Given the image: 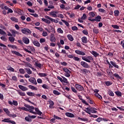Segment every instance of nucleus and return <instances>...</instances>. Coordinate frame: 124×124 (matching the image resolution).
Segmentation results:
<instances>
[{
	"label": "nucleus",
	"mask_w": 124,
	"mask_h": 124,
	"mask_svg": "<svg viewBox=\"0 0 124 124\" xmlns=\"http://www.w3.org/2000/svg\"><path fill=\"white\" fill-rule=\"evenodd\" d=\"M45 41H46V40L44 38H41L40 39V43H44V42H45Z\"/></svg>",
	"instance_id": "nucleus-64"
},
{
	"label": "nucleus",
	"mask_w": 124,
	"mask_h": 124,
	"mask_svg": "<svg viewBox=\"0 0 124 124\" xmlns=\"http://www.w3.org/2000/svg\"><path fill=\"white\" fill-rule=\"evenodd\" d=\"M24 107H22V110L23 111H26L27 112H30L34 115H39V116H41L42 115V112L39 110L38 108H35L33 106H31L29 105L25 104Z\"/></svg>",
	"instance_id": "nucleus-1"
},
{
	"label": "nucleus",
	"mask_w": 124,
	"mask_h": 124,
	"mask_svg": "<svg viewBox=\"0 0 124 124\" xmlns=\"http://www.w3.org/2000/svg\"><path fill=\"white\" fill-rule=\"evenodd\" d=\"M9 40L11 42V43H14V41H15V38L14 37L11 36L9 37Z\"/></svg>",
	"instance_id": "nucleus-30"
},
{
	"label": "nucleus",
	"mask_w": 124,
	"mask_h": 124,
	"mask_svg": "<svg viewBox=\"0 0 124 124\" xmlns=\"http://www.w3.org/2000/svg\"><path fill=\"white\" fill-rule=\"evenodd\" d=\"M61 21L64 23V24H65V25H66V26H67V27H69V23H68V22L63 19H61Z\"/></svg>",
	"instance_id": "nucleus-44"
},
{
	"label": "nucleus",
	"mask_w": 124,
	"mask_h": 124,
	"mask_svg": "<svg viewBox=\"0 0 124 124\" xmlns=\"http://www.w3.org/2000/svg\"><path fill=\"white\" fill-rule=\"evenodd\" d=\"M114 16H115L116 17H118L119 16V15L120 14V11L118 10H115L114 12Z\"/></svg>",
	"instance_id": "nucleus-34"
},
{
	"label": "nucleus",
	"mask_w": 124,
	"mask_h": 124,
	"mask_svg": "<svg viewBox=\"0 0 124 124\" xmlns=\"http://www.w3.org/2000/svg\"><path fill=\"white\" fill-rule=\"evenodd\" d=\"M19 71L21 74H25L26 73V71L25 70V69L22 68L19 69Z\"/></svg>",
	"instance_id": "nucleus-41"
},
{
	"label": "nucleus",
	"mask_w": 124,
	"mask_h": 124,
	"mask_svg": "<svg viewBox=\"0 0 124 124\" xmlns=\"http://www.w3.org/2000/svg\"><path fill=\"white\" fill-rule=\"evenodd\" d=\"M42 35L45 37L48 35V33L45 31H44L42 33Z\"/></svg>",
	"instance_id": "nucleus-57"
},
{
	"label": "nucleus",
	"mask_w": 124,
	"mask_h": 124,
	"mask_svg": "<svg viewBox=\"0 0 124 124\" xmlns=\"http://www.w3.org/2000/svg\"><path fill=\"white\" fill-rule=\"evenodd\" d=\"M0 34H2V35H7L6 34V32L5 31H3V30L0 29Z\"/></svg>",
	"instance_id": "nucleus-42"
},
{
	"label": "nucleus",
	"mask_w": 124,
	"mask_h": 124,
	"mask_svg": "<svg viewBox=\"0 0 124 124\" xmlns=\"http://www.w3.org/2000/svg\"><path fill=\"white\" fill-rule=\"evenodd\" d=\"M89 16H90L89 18H93L95 16V13L94 12H91L89 13Z\"/></svg>",
	"instance_id": "nucleus-23"
},
{
	"label": "nucleus",
	"mask_w": 124,
	"mask_h": 124,
	"mask_svg": "<svg viewBox=\"0 0 124 124\" xmlns=\"http://www.w3.org/2000/svg\"><path fill=\"white\" fill-rule=\"evenodd\" d=\"M24 51H25V52H27V53L31 54V52H34L35 51V49H34L33 46H29L27 48H24Z\"/></svg>",
	"instance_id": "nucleus-3"
},
{
	"label": "nucleus",
	"mask_w": 124,
	"mask_h": 124,
	"mask_svg": "<svg viewBox=\"0 0 124 124\" xmlns=\"http://www.w3.org/2000/svg\"><path fill=\"white\" fill-rule=\"evenodd\" d=\"M33 44L35 46H36L37 47H40V43L38 42L37 41H33Z\"/></svg>",
	"instance_id": "nucleus-29"
},
{
	"label": "nucleus",
	"mask_w": 124,
	"mask_h": 124,
	"mask_svg": "<svg viewBox=\"0 0 124 124\" xmlns=\"http://www.w3.org/2000/svg\"><path fill=\"white\" fill-rule=\"evenodd\" d=\"M2 122H4L5 123H10V119H4V120H2Z\"/></svg>",
	"instance_id": "nucleus-52"
},
{
	"label": "nucleus",
	"mask_w": 124,
	"mask_h": 124,
	"mask_svg": "<svg viewBox=\"0 0 124 124\" xmlns=\"http://www.w3.org/2000/svg\"><path fill=\"white\" fill-rule=\"evenodd\" d=\"M75 53H77V55H80V56H86V53L85 52L79 50H75Z\"/></svg>",
	"instance_id": "nucleus-12"
},
{
	"label": "nucleus",
	"mask_w": 124,
	"mask_h": 124,
	"mask_svg": "<svg viewBox=\"0 0 124 124\" xmlns=\"http://www.w3.org/2000/svg\"><path fill=\"white\" fill-rule=\"evenodd\" d=\"M10 31L11 32L12 36H14V37H16V34L19 35V31H17L15 30L11 29Z\"/></svg>",
	"instance_id": "nucleus-9"
},
{
	"label": "nucleus",
	"mask_w": 124,
	"mask_h": 124,
	"mask_svg": "<svg viewBox=\"0 0 124 124\" xmlns=\"http://www.w3.org/2000/svg\"><path fill=\"white\" fill-rule=\"evenodd\" d=\"M90 53L93 55V56H94V57H98V56H99V54L98 53H97V52L95 51H91Z\"/></svg>",
	"instance_id": "nucleus-22"
},
{
	"label": "nucleus",
	"mask_w": 124,
	"mask_h": 124,
	"mask_svg": "<svg viewBox=\"0 0 124 124\" xmlns=\"http://www.w3.org/2000/svg\"><path fill=\"white\" fill-rule=\"evenodd\" d=\"M101 19V16H96L95 19H91V17H89L88 20L89 21H92V22H100V19Z\"/></svg>",
	"instance_id": "nucleus-7"
},
{
	"label": "nucleus",
	"mask_w": 124,
	"mask_h": 124,
	"mask_svg": "<svg viewBox=\"0 0 124 124\" xmlns=\"http://www.w3.org/2000/svg\"><path fill=\"white\" fill-rule=\"evenodd\" d=\"M93 31L95 33H98V32H99V30H98V29L97 28H94L93 29Z\"/></svg>",
	"instance_id": "nucleus-55"
},
{
	"label": "nucleus",
	"mask_w": 124,
	"mask_h": 124,
	"mask_svg": "<svg viewBox=\"0 0 124 124\" xmlns=\"http://www.w3.org/2000/svg\"><path fill=\"white\" fill-rule=\"evenodd\" d=\"M96 110L97 109L94 108H90L91 113H92L93 114H95L96 113H97V111H96Z\"/></svg>",
	"instance_id": "nucleus-24"
},
{
	"label": "nucleus",
	"mask_w": 124,
	"mask_h": 124,
	"mask_svg": "<svg viewBox=\"0 0 124 124\" xmlns=\"http://www.w3.org/2000/svg\"><path fill=\"white\" fill-rule=\"evenodd\" d=\"M25 66H27V67H30V68H32V69H34L32 67V65H31V63H30L29 62L26 63Z\"/></svg>",
	"instance_id": "nucleus-38"
},
{
	"label": "nucleus",
	"mask_w": 124,
	"mask_h": 124,
	"mask_svg": "<svg viewBox=\"0 0 124 124\" xmlns=\"http://www.w3.org/2000/svg\"><path fill=\"white\" fill-rule=\"evenodd\" d=\"M78 120H80L81 121H83V122H88V118H82L80 117L78 118Z\"/></svg>",
	"instance_id": "nucleus-45"
},
{
	"label": "nucleus",
	"mask_w": 124,
	"mask_h": 124,
	"mask_svg": "<svg viewBox=\"0 0 124 124\" xmlns=\"http://www.w3.org/2000/svg\"><path fill=\"white\" fill-rule=\"evenodd\" d=\"M29 81L33 85H37V82H36V80L34 78H30L29 79Z\"/></svg>",
	"instance_id": "nucleus-10"
},
{
	"label": "nucleus",
	"mask_w": 124,
	"mask_h": 124,
	"mask_svg": "<svg viewBox=\"0 0 124 124\" xmlns=\"http://www.w3.org/2000/svg\"><path fill=\"white\" fill-rule=\"evenodd\" d=\"M11 52L12 54L16 55V56H18V57H23V55L21 54V53H19L18 51H14V50H11Z\"/></svg>",
	"instance_id": "nucleus-17"
},
{
	"label": "nucleus",
	"mask_w": 124,
	"mask_h": 124,
	"mask_svg": "<svg viewBox=\"0 0 124 124\" xmlns=\"http://www.w3.org/2000/svg\"><path fill=\"white\" fill-rule=\"evenodd\" d=\"M34 62H35V65H36L37 67H39V68H41V63L38 62V61H37V60H35Z\"/></svg>",
	"instance_id": "nucleus-19"
},
{
	"label": "nucleus",
	"mask_w": 124,
	"mask_h": 124,
	"mask_svg": "<svg viewBox=\"0 0 124 124\" xmlns=\"http://www.w3.org/2000/svg\"><path fill=\"white\" fill-rule=\"evenodd\" d=\"M73 60H74V61H76V62H79V61H80V58L77 57H74Z\"/></svg>",
	"instance_id": "nucleus-59"
},
{
	"label": "nucleus",
	"mask_w": 124,
	"mask_h": 124,
	"mask_svg": "<svg viewBox=\"0 0 124 124\" xmlns=\"http://www.w3.org/2000/svg\"><path fill=\"white\" fill-rule=\"evenodd\" d=\"M21 32L24 34H31V31L28 28H24L21 30Z\"/></svg>",
	"instance_id": "nucleus-5"
},
{
	"label": "nucleus",
	"mask_w": 124,
	"mask_h": 124,
	"mask_svg": "<svg viewBox=\"0 0 124 124\" xmlns=\"http://www.w3.org/2000/svg\"><path fill=\"white\" fill-rule=\"evenodd\" d=\"M82 71H83V73H82V74H87L89 72V71H88L87 69H83Z\"/></svg>",
	"instance_id": "nucleus-54"
},
{
	"label": "nucleus",
	"mask_w": 124,
	"mask_h": 124,
	"mask_svg": "<svg viewBox=\"0 0 124 124\" xmlns=\"http://www.w3.org/2000/svg\"><path fill=\"white\" fill-rule=\"evenodd\" d=\"M95 96L98 98H99V99H101L102 98V96H101V95L98 94V93H95Z\"/></svg>",
	"instance_id": "nucleus-46"
},
{
	"label": "nucleus",
	"mask_w": 124,
	"mask_h": 124,
	"mask_svg": "<svg viewBox=\"0 0 124 124\" xmlns=\"http://www.w3.org/2000/svg\"><path fill=\"white\" fill-rule=\"evenodd\" d=\"M79 99L81 100V101L84 104H85V105H89V103L86 101V100H84L83 98H82V96L78 95Z\"/></svg>",
	"instance_id": "nucleus-16"
},
{
	"label": "nucleus",
	"mask_w": 124,
	"mask_h": 124,
	"mask_svg": "<svg viewBox=\"0 0 124 124\" xmlns=\"http://www.w3.org/2000/svg\"><path fill=\"white\" fill-rule=\"evenodd\" d=\"M111 27L112 28H113V29H116L117 30L120 29V27L117 25H112Z\"/></svg>",
	"instance_id": "nucleus-49"
},
{
	"label": "nucleus",
	"mask_w": 124,
	"mask_h": 124,
	"mask_svg": "<svg viewBox=\"0 0 124 124\" xmlns=\"http://www.w3.org/2000/svg\"><path fill=\"white\" fill-rule=\"evenodd\" d=\"M48 103L50 105L49 108H50L51 109H53V108H54V107H53V106H54V102H53V101L50 100L48 101Z\"/></svg>",
	"instance_id": "nucleus-25"
},
{
	"label": "nucleus",
	"mask_w": 124,
	"mask_h": 124,
	"mask_svg": "<svg viewBox=\"0 0 124 124\" xmlns=\"http://www.w3.org/2000/svg\"><path fill=\"white\" fill-rule=\"evenodd\" d=\"M65 115H66L67 117H68L69 118H74L75 117L74 114L70 112H66Z\"/></svg>",
	"instance_id": "nucleus-20"
},
{
	"label": "nucleus",
	"mask_w": 124,
	"mask_h": 124,
	"mask_svg": "<svg viewBox=\"0 0 124 124\" xmlns=\"http://www.w3.org/2000/svg\"><path fill=\"white\" fill-rule=\"evenodd\" d=\"M38 75L40 77H46V76H47V74L39 73H38Z\"/></svg>",
	"instance_id": "nucleus-33"
},
{
	"label": "nucleus",
	"mask_w": 124,
	"mask_h": 124,
	"mask_svg": "<svg viewBox=\"0 0 124 124\" xmlns=\"http://www.w3.org/2000/svg\"><path fill=\"white\" fill-rule=\"evenodd\" d=\"M11 20H12V21H13V22H16V23H18V18L15 17H11Z\"/></svg>",
	"instance_id": "nucleus-39"
},
{
	"label": "nucleus",
	"mask_w": 124,
	"mask_h": 124,
	"mask_svg": "<svg viewBox=\"0 0 124 124\" xmlns=\"http://www.w3.org/2000/svg\"><path fill=\"white\" fill-rule=\"evenodd\" d=\"M80 64L81 66H82L84 68H89L90 67V65H89V64H88V63L84 61H81L80 62Z\"/></svg>",
	"instance_id": "nucleus-8"
},
{
	"label": "nucleus",
	"mask_w": 124,
	"mask_h": 124,
	"mask_svg": "<svg viewBox=\"0 0 124 124\" xmlns=\"http://www.w3.org/2000/svg\"><path fill=\"white\" fill-rule=\"evenodd\" d=\"M42 21L45 22V23H46V24H50L51 23V21H50V20L46 18H42Z\"/></svg>",
	"instance_id": "nucleus-37"
},
{
	"label": "nucleus",
	"mask_w": 124,
	"mask_h": 124,
	"mask_svg": "<svg viewBox=\"0 0 124 124\" xmlns=\"http://www.w3.org/2000/svg\"><path fill=\"white\" fill-rule=\"evenodd\" d=\"M81 41L83 43H88V39L87 38V37L83 36L81 38Z\"/></svg>",
	"instance_id": "nucleus-21"
},
{
	"label": "nucleus",
	"mask_w": 124,
	"mask_h": 124,
	"mask_svg": "<svg viewBox=\"0 0 124 124\" xmlns=\"http://www.w3.org/2000/svg\"><path fill=\"white\" fill-rule=\"evenodd\" d=\"M108 93L109 95H110V96H114V93H113L112 91H108Z\"/></svg>",
	"instance_id": "nucleus-58"
},
{
	"label": "nucleus",
	"mask_w": 124,
	"mask_h": 124,
	"mask_svg": "<svg viewBox=\"0 0 124 124\" xmlns=\"http://www.w3.org/2000/svg\"><path fill=\"white\" fill-rule=\"evenodd\" d=\"M50 40L51 42H56V37H55V34H54L53 33L50 34Z\"/></svg>",
	"instance_id": "nucleus-15"
},
{
	"label": "nucleus",
	"mask_w": 124,
	"mask_h": 124,
	"mask_svg": "<svg viewBox=\"0 0 124 124\" xmlns=\"http://www.w3.org/2000/svg\"><path fill=\"white\" fill-rule=\"evenodd\" d=\"M3 110L8 116H11V114H10V111H9L8 108H3Z\"/></svg>",
	"instance_id": "nucleus-27"
},
{
	"label": "nucleus",
	"mask_w": 124,
	"mask_h": 124,
	"mask_svg": "<svg viewBox=\"0 0 124 124\" xmlns=\"http://www.w3.org/2000/svg\"><path fill=\"white\" fill-rule=\"evenodd\" d=\"M63 71L65 72L64 76L66 77H70V73H71L70 70H69L68 69L66 68H63Z\"/></svg>",
	"instance_id": "nucleus-4"
},
{
	"label": "nucleus",
	"mask_w": 124,
	"mask_h": 124,
	"mask_svg": "<svg viewBox=\"0 0 124 124\" xmlns=\"http://www.w3.org/2000/svg\"><path fill=\"white\" fill-rule=\"evenodd\" d=\"M62 78L63 79L62 82L64 83V84H68V81H67V79L64 77H62Z\"/></svg>",
	"instance_id": "nucleus-36"
},
{
	"label": "nucleus",
	"mask_w": 124,
	"mask_h": 124,
	"mask_svg": "<svg viewBox=\"0 0 124 124\" xmlns=\"http://www.w3.org/2000/svg\"><path fill=\"white\" fill-rule=\"evenodd\" d=\"M67 38L70 40V41H73L74 40V38H73V36L70 34H68L67 36Z\"/></svg>",
	"instance_id": "nucleus-31"
},
{
	"label": "nucleus",
	"mask_w": 124,
	"mask_h": 124,
	"mask_svg": "<svg viewBox=\"0 0 124 124\" xmlns=\"http://www.w3.org/2000/svg\"><path fill=\"white\" fill-rule=\"evenodd\" d=\"M18 88L23 91V92H26V91H28V89L26 86H24L23 85H18Z\"/></svg>",
	"instance_id": "nucleus-14"
},
{
	"label": "nucleus",
	"mask_w": 124,
	"mask_h": 124,
	"mask_svg": "<svg viewBox=\"0 0 124 124\" xmlns=\"http://www.w3.org/2000/svg\"><path fill=\"white\" fill-rule=\"evenodd\" d=\"M28 87L29 89H31V90H33V91H38V88L37 87H35L32 85H29Z\"/></svg>",
	"instance_id": "nucleus-26"
},
{
	"label": "nucleus",
	"mask_w": 124,
	"mask_h": 124,
	"mask_svg": "<svg viewBox=\"0 0 124 124\" xmlns=\"http://www.w3.org/2000/svg\"><path fill=\"white\" fill-rule=\"evenodd\" d=\"M7 70H9L10 71H12L13 72H14V68H12L10 66H8L7 67Z\"/></svg>",
	"instance_id": "nucleus-53"
},
{
	"label": "nucleus",
	"mask_w": 124,
	"mask_h": 124,
	"mask_svg": "<svg viewBox=\"0 0 124 124\" xmlns=\"http://www.w3.org/2000/svg\"><path fill=\"white\" fill-rule=\"evenodd\" d=\"M82 59L87 62H91L93 61V58L92 56H83L82 57Z\"/></svg>",
	"instance_id": "nucleus-2"
},
{
	"label": "nucleus",
	"mask_w": 124,
	"mask_h": 124,
	"mask_svg": "<svg viewBox=\"0 0 124 124\" xmlns=\"http://www.w3.org/2000/svg\"><path fill=\"white\" fill-rule=\"evenodd\" d=\"M50 15L52 16V17H57V15H56L54 12H51Z\"/></svg>",
	"instance_id": "nucleus-61"
},
{
	"label": "nucleus",
	"mask_w": 124,
	"mask_h": 124,
	"mask_svg": "<svg viewBox=\"0 0 124 124\" xmlns=\"http://www.w3.org/2000/svg\"><path fill=\"white\" fill-rule=\"evenodd\" d=\"M85 112L89 115H92V114L91 113V108H86Z\"/></svg>",
	"instance_id": "nucleus-48"
},
{
	"label": "nucleus",
	"mask_w": 124,
	"mask_h": 124,
	"mask_svg": "<svg viewBox=\"0 0 124 124\" xmlns=\"http://www.w3.org/2000/svg\"><path fill=\"white\" fill-rule=\"evenodd\" d=\"M27 4L28 5V6H32V3L31 1H28L27 2Z\"/></svg>",
	"instance_id": "nucleus-63"
},
{
	"label": "nucleus",
	"mask_w": 124,
	"mask_h": 124,
	"mask_svg": "<svg viewBox=\"0 0 124 124\" xmlns=\"http://www.w3.org/2000/svg\"><path fill=\"white\" fill-rule=\"evenodd\" d=\"M99 12H101L102 13H106V10H104V9L100 8L98 9Z\"/></svg>",
	"instance_id": "nucleus-47"
},
{
	"label": "nucleus",
	"mask_w": 124,
	"mask_h": 124,
	"mask_svg": "<svg viewBox=\"0 0 124 124\" xmlns=\"http://www.w3.org/2000/svg\"><path fill=\"white\" fill-rule=\"evenodd\" d=\"M105 84H106V86L108 87L109 86H111L112 85V82L110 81H106L105 82Z\"/></svg>",
	"instance_id": "nucleus-51"
},
{
	"label": "nucleus",
	"mask_w": 124,
	"mask_h": 124,
	"mask_svg": "<svg viewBox=\"0 0 124 124\" xmlns=\"http://www.w3.org/2000/svg\"><path fill=\"white\" fill-rule=\"evenodd\" d=\"M45 17V18H46V19H48V20H50V21H51V22H54V23H59V21L58 20L54 19V18H52L48 16H46Z\"/></svg>",
	"instance_id": "nucleus-11"
},
{
	"label": "nucleus",
	"mask_w": 124,
	"mask_h": 124,
	"mask_svg": "<svg viewBox=\"0 0 124 124\" xmlns=\"http://www.w3.org/2000/svg\"><path fill=\"white\" fill-rule=\"evenodd\" d=\"M8 46L10 48H12L13 49H17V46L15 45H8Z\"/></svg>",
	"instance_id": "nucleus-43"
},
{
	"label": "nucleus",
	"mask_w": 124,
	"mask_h": 124,
	"mask_svg": "<svg viewBox=\"0 0 124 124\" xmlns=\"http://www.w3.org/2000/svg\"><path fill=\"white\" fill-rule=\"evenodd\" d=\"M110 63H111V64H112V66H114L116 68L119 69V65H117L115 62L110 61Z\"/></svg>",
	"instance_id": "nucleus-28"
},
{
	"label": "nucleus",
	"mask_w": 124,
	"mask_h": 124,
	"mask_svg": "<svg viewBox=\"0 0 124 124\" xmlns=\"http://www.w3.org/2000/svg\"><path fill=\"white\" fill-rule=\"evenodd\" d=\"M17 93L20 96H26V93L25 92H22L21 90H17Z\"/></svg>",
	"instance_id": "nucleus-18"
},
{
	"label": "nucleus",
	"mask_w": 124,
	"mask_h": 124,
	"mask_svg": "<svg viewBox=\"0 0 124 124\" xmlns=\"http://www.w3.org/2000/svg\"><path fill=\"white\" fill-rule=\"evenodd\" d=\"M115 94L118 96H122V93H121V92H120V91L115 92Z\"/></svg>",
	"instance_id": "nucleus-50"
},
{
	"label": "nucleus",
	"mask_w": 124,
	"mask_h": 124,
	"mask_svg": "<svg viewBox=\"0 0 124 124\" xmlns=\"http://www.w3.org/2000/svg\"><path fill=\"white\" fill-rule=\"evenodd\" d=\"M86 19H87V15H86V14H84L81 17V19L86 20Z\"/></svg>",
	"instance_id": "nucleus-56"
},
{
	"label": "nucleus",
	"mask_w": 124,
	"mask_h": 124,
	"mask_svg": "<svg viewBox=\"0 0 124 124\" xmlns=\"http://www.w3.org/2000/svg\"><path fill=\"white\" fill-rule=\"evenodd\" d=\"M22 41L25 44H29V43H30V39L27 37H23L22 38Z\"/></svg>",
	"instance_id": "nucleus-13"
},
{
	"label": "nucleus",
	"mask_w": 124,
	"mask_h": 124,
	"mask_svg": "<svg viewBox=\"0 0 124 124\" xmlns=\"http://www.w3.org/2000/svg\"><path fill=\"white\" fill-rule=\"evenodd\" d=\"M27 94H28L29 96H35V93L32 92H27Z\"/></svg>",
	"instance_id": "nucleus-35"
},
{
	"label": "nucleus",
	"mask_w": 124,
	"mask_h": 124,
	"mask_svg": "<svg viewBox=\"0 0 124 124\" xmlns=\"http://www.w3.org/2000/svg\"><path fill=\"white\" fill-rule=\"evenodd\" d=\"M25 69L27 73H28V74H29V75H31V74L32 73V71L31 70V69L25 68Z\"/></svg>",
	"instance_id": "nucleus-32"
},
{
	"label": "nucleus",
	"mask_w": 124,
	"mask_h": 124,
	"mask_svg": "<svg viewBox=\"0 0 124 124\" xmlns=\"http://www.w3.org/2000/svg\"><path fill=\"white\" fill-rule=\"evenodd\" d=\"M75 88L79 92H83L84 91V87L80 84H76L75 85Z\"/></svg>",
	"instance_id": "nucleus-6"
},
{
	"label": "nucleus",
	"mask_w": 124,
	"mask_h": 124,
	"mask_svg": "<svg viewBox=\"0 0 124 124\" xmlns=\"http://www.w3.org/2000/svg\"><path fill=\"white\" fill-rule=\"evenodd\" d=\"M37 83H38V84H42L43 81L41 78H38L37 80Z\"/></svg>",
	"instance_id": "nucleus-60"
},
{
	"label": "nucleus",
	"mask_w": 124,
	"mask_h": 124,
	"mask_svg": "<svg viewBox=\"0 0 124 124\" xmlns=\"http://www.w3.org/2000/svg\"><path fill=\"white\" fill-rule=\"evenodd\" d=\"M57 32H58V33H61L62 34V33H63V31L62 29V28H59L57 29Z\"/></svg>",
	"instance_id": "nucleus-40"
},
{
	"label": "nucleus",
	"mask_w": 124,
	"mask_h": 124,
	"mask_svg": "<svg viewBox=\"0 0 124 124\" xmlns=\"http://www.w3.org/2000/svg\"><path fill=\"white\" fill-rule=\"evenodd\" d=\"M42 87L43 88V89H48V85H47L46 84H43Z\"/></svg>",
	"instance_id": "nucleus-62"
}]
</instances>
